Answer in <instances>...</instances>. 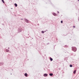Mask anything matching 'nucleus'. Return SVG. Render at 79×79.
Masks as SVG:
<instances>
[{"label": "nucleus", "instance_id": "nucleus-10", "mask_svg": "<svg viewBox=\"0 0 79 79\" xmlns=\"http://www.w3.org/2000/svg\"><path fill=\"white\" fill-rule=\"evenodd\" d=\"M50 60L51 61H53V59L51 57H50Z\"/></svg>", "mask_w": 79, "mask_h": 79}, {"label": "nucleus", "instance_id": "nucleus-3", "mask_svg": "<svg viewBox=\"0 0 79 79\" xmlns=\"http://www.w3.org/2000/svg\"><path fill=\"white\" fill-rule=\"evenodd\" d=\"M24 19L25 20V22H26V23H29V20H28L27 19L25 18Z\"/></svg>", "mask_w": 79, "mask_h": 79}, {"label": "nucleus", "instance_id": "nucleus-14", "mask_svg": "<svg viewBox=\"0 0 79 79\" xmlns=\"http://www.w3.org/2000/svg\"><path fill=\"white\" fill-rule=\"evenodd\" d=\"M41 32H42V34H44V31H41Z\"/></svg>", "mask_w": 79, "mask_h": 79}, {"label": "nucleus", "instance_id": "nucleus-8", "mask_svg": "<svg viewBox=\"0 0 79 79\" xmlns=\"http://www.w3.org/2000/svg\"><path fill=\"white\" fill-rule=\"evenodd\" d=\"M52 15H54V16H56V14L55 13H52Z\"/></svg>", "mask_w": 79, "mask_h": 79}, {"label": "nucleus", "instance_id": "nucleus-9", "mask_svg": "<svg viewBox=\"0 0 79 79\" xmlns=\"http://www.w3.org/2000/svg\"><path fill=\"white\" fill-rule=\"evenodd\" d=\"M76 70H75L73 72V74H76Z\"/></svg>", "mask_w": 79, "mask_h": 79}, {"label": "nucleus", "instance_id": "nucleus-25", "mask_svg": "<svg viewBox=\"0 0 79 79\" xmlns=\"http://www.w3.org/2000/svg\"><path fill=\"white\" fill-rule=\"evenodd\" d=\"M44 32H46V31H44Z\"/></svg>", "mask_w": 79, "mask_h": 79}, {"label": "nucleus", "instance_id": "nucleus-1", "mask_svg": "<svg viewBox=\"0 0 79 79\" xmlns=\"http://www.w3.org/2000/svg\"><path fill=\"white\" fill-rule=\"evenodd\" d=\"M72 50L75 52L77 51V48H76L75 47H72Z\"/></svg>", "mask_w": 79, "mask_h": 79}, {"label": "nucleus", "instance_id": "nucleus-2", "mask_svg": "<svg viewBox=\"0 0 79 79\" xmlns=\"http://www.w3.org/2000/svg\"><path fill=\"white\" fill-rule=\"evenodd\" d=\"M22 31V29H21V28H19L18 29V32H21Z\"/></svg>", "mask_w": 79, "mask_h": 79}, {"label": "nucleus", "instance_id": "nucleus-18", "mask_svg": "<svg viewBox=\"0 0 79 79\" xmlns=\"http://www.w3.org/2000/svg\"><path fill=\"white\" fill-rule=\"evenodd\" d=\"M63 36H65V35H63Z\"/></svg>", "mask_w": 79, "mask_h": 79}, {"label": "nucleus", "instance_id": "nucleus-29", "mask_svg": "<svg viewBox=\"0 0 79 79\" xmlns=\"http://www.w3.org/2000/svg\"><path fill=\"white\" fill-rule=\"evenodd\" d=\"M13 69L12 70V71H13Z\"/></svg>", "mask_w": 79, "mask_h": 79}, {"label": "nucleus", "instance_id": "nucleus-7", "mask_svg": "<svg viewBox=\"0 0 79 79\" xmlns=\"http://www.w3.org/2000/svg\"><path fill=\"white\" fill-rule=\"evenodd\" d=\"M24 76L26 77H27V73H25L24 74Z\"/></svg>", "mask_w": 79, "mask_h": 79}, {"label": "nucleus", "instance_id": "nucleus-11", "mask_svg": "<svg viewBox=\"0 0 79 79\" xmlns=\"http://www.w3.org/2000/svg\"><path fill=\"white\" fill-rule=\"evenodd\" d=\"M6 52H9V50H8V49H6Z\"/></svg>", "mask_w": 79, "mask_h": 79}, {"label": "nucleus", "instance_id": "nucleus-20", "mask_svg": "<svg viewBox=\"0 0 79 79\" xmlns=\"http://www.w3.org/2000/svg\"><path fill=\"white\" fill-rule=\"evenodd\" d=\"M8 49H10V47H8Z\"/></svg>", "mask_w": 79, "mask_h": 79}, {"label": "nucleus", "instance_id": "nucleus-16", "mask_svg": "<svg viewBox=\"0 0 79 79\" xmlns=\"http://www.w3.org/2000/svg\"><path fill=\"white\" fill-rule=\"evenodd\" d=\"M61 23H63V21H61Z\"/></svg>", "mask_w": 79, "mask_h": 79}, {"label": "nucleus", "instance_id": "nucleus-15", "mask_svg": "<svg viewBox=\"0 0 79 79\" xmlns=\"http://www.w3.org/2000/svg\"><path fill=\"white\" fill-rule=\"evenodd\" d=\"M65 48H66V47H68V46H67V45H65Z\"/></svg>", "mask_w": 79, "mask_h": 79}, {"label": "nucleus", "instance_id": "nucleus-26", "mask_svg": "<svg viewBox=\"0 0 79 79\" xmlns=\"http://www.w3.org/2000/svg\"><path fill=\"white\" fill-rule=\"evenodd\" d=\"M29 37H31V36H29Z\"/></svg>", "mask_w": 79, "mask_h": 79}, {"label": "nucleus", "instance_id": "nucleus-4", "mask_svg": "<svg viewBox=\"0 0 79 79\" xmlns=\"http://www.w3.org/2000/svg\"><path fill=\"white\" fill-rule=\"evenodd\" d=\"M48 75V74L47 73H45L44 74L43 76H44V77H47V76Z\"/></svg>", "mask_w": 79, "mask_h": 79}, {"label": "nucleus", "instance_id": "nucleus-12", "mask_svg": "<svg viewBox=\"0 0 79 79\" xmlns=\"http://www.w3.org/2000/svg\"><path fill=\"white\" fill-rule=\"evenodd\" d=\"M69 66L71 68H72V67H73V65L72 64H70Z\"/></svg>", "mask_w": 79, "mask_h": 79}, {"label": "nucleus", "instance_id": "nucleus-30", "mask_svg": "<svg viewBox=\"0 0 79 79\" xmlns=\"http://www.w3.org/2000/svg\"><path fill=\"white\" fill-rule=\"evenodd\" d=\"M11 9H13V8H11Z\"/></svg>", "mask_w": 79, "mask_h": 79}, {"label": "nucleus", "instance_id": "nucleus-5", "mask_svg": "<svg viewBox=\"0 0 79 79\" xmlns=\"http://www.w3.org/2000/svg\"><path fill=\"white\" fill-rule=\"evenodd\" d=\"M49 76H52L53 75V74L52 73H49Z\"/></svg>", "mask_w": 79, "mask_h": 79}, {"label": "nucleus", "instance_id": "nucleus-23", "mask_svg": "<svg viewBox=\"0 0 79 79\" xmlns=\"http://www.w3.org/2000/svg\"><path fill=\"white\" fill-rule=\"evenodd\" d=\"M78 2H79V0H78Z\"/></svg>", "mask_w": 79, "mask_h": 79}, {"label": "nucleus", "instance_id": "nucleus-27", "mask_svg": "<svg viewBox=\"0 0 79 79\" xmlns=\"http://www.w3.org/2000/svg\"><path fill=\"white\" fill-rule=\"evenodd\" d=\"M29 35V34H28V35Z\"/></svg>", "mask_w": 79, "mask_h": 79}, {"label": "nucleus", "instance_id": "nucleus-21", "mask_svg": "<svg viewBox=\"0 0 79 79\" xmlns=\"http://www.w3.org/2000/svg\"><path fill=\"white\" fill-rule=\"evenodd\" d=\"M57 13H59V11H57Z\"/></svg>", "mask_w": 79, "mask_h": 79}, {"label": "nucleus", "instance_id": "nucleus-28", "mask_svg": "<svg viewBox=\"0 0 79 79\" xmlns=\"http://www.w3.org/2000/svg\"><path fill=\"white\" fill-rule=\"evenodd\" d=\"M32 39H33V38H32Z\"/></svg>", "mask_w": 79, "mask_h": 79}, {"label": "nucleus", "instance_id": "nucleus-24", "mask_svg": "<svg viewBox=\"0 0 79 79\" xmlns=\"http://www.w3.org/2000/svg\"><path fill=\"white\" fill-rule=\"evenodd\" d=\"M10 74H11H11H12V73H11Z\"/></svg>", "mask_w": 79, "mask_h": 79}, {"label": "nucleus", "instance_id": "nucleus-13", "mask_svg": "<svg viewBox=\"0 0 79 79\" xmlns=\"http://www.w3.org/2000/svg\"><path fill=\"white\" fill-rule=\"evenodd\" d=\"M2 1L3 3H5V2H4V0H2Z\"/></svg>", "mask_w": 79, "mask_h": 79}, {"label": "nucleus", "instance_id": "nucleus-17", "mask_svg": "<svg viewBox=\"0 0 79 79\" xmlns=\"http://www.w3.org/2000/svg\"><path fill=\"white\" fill-rule=\"evenodd\" d=\"M73 27L74 28L76 27H75V26H73Z\"/></svg>", "mask_w": 79, "mask_h": 79}, {"label": "nucleus", "instance_id": "nucleus-19", "mask_svg": "<svg viewBox=\"0 0 79 79\" xmlns=\"http://www.w3.org/2000/svg\"><path fill=\"white\" fill-rule=\"evenodd\" d=\"M21 20H23V19H21Z\"/></svg>", "mask_w": 79, "mask_h": 79}, {"label": "nucleus", "instance_id": "nucleus-22", "mask_svg": "<svg viewBox=\"0 0 79 79\" xmlns=\"http://www.w3.org/2000/svg\"><path fill=\"white\" fill-rule=\"evenodd\" d=\"M58 40V39H56V40Z\"/></svg>", "mask_w": 79, "mask_h": 79}, {"label": "nucleus", "instance_id": "nucleus-6", "mask_svg": "<svg viewBox=\"0 0 79 79\" xmlns=\"http://www.w3.org/2000/svg\"><path fill=\"white\" fill-rule=\"evenodd\" d=\"M14 5L15 6V7H17V6H18V4H17L15 3L14 4Z\"/></svg>", "mask_w": 79, "mask_h": 79}]
</instances>
